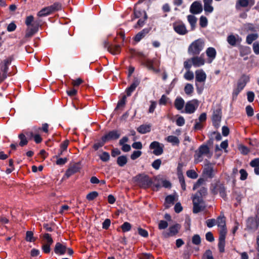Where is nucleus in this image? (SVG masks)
Returning <instances> with one entry per match:
<instances>
[{"label": "nucleus", "instance_id": "1", "mask_svg": "<svg viewBox=\"0 0 259 259\" xmlns=\"http://www.w3.org/2000/svg\"><path fill=\"white\" fill-rule=\"evenodd\" d=\"M204 41L201 39H197L193 41L188 47V53L192 55H198L204 48Z\"/></svg>", "mask_w": 259, "mask_h": 259}, {"label": "nucleus", "instance_id": "2", "mask_svg": "<svg viewBox=\"0 0 259 259\" xmlns=\"http://www.w3.org/2000/svg\"><path fill=\"white\" fill-rule=\"evenodd\" d=\"M62 9V5L59 3H55L52 5L45 7L41 9L37 13V16L39 17L47 16L56 11H59Z\"/></svg>", "mask_w": 259, "mask_h": 259}, {"label": "nucleus", "instance_id": "3", "mask_svg": "<svg viewBox=\"0 0 259 259\" xmlns=\"http://www.w3.org/2000/svg\"><path fill=\"white\" fill-rule=\"evenodd\" d=\"M249 75L243 74L238 79L237 87L234 89L233 96L237 97L239 93L244 89L246 83L249 81Z\"/></svg>", "mask_w": 259, "mask_h": 259}, {"label": "nucleus", "instance_id": "4", "mask_svg": "<svg viewBox=\"0 0 259 259\" xmlns=\"http://www.w3.org/2000/svg\"><path fill=\"white\" fill-rule=\"evenodd\" d=\"M137 184L143 188H147L151 186L152 180L147 175L140 174L135 177Z\"/></svg>", "mask_w": 259, "mask_h": 259}, {"label": "nucleus", "instance_id": "5", "mask_svg": "<svg viewBox=\"0 0 259 259\" xmlns=\"http://www.w3.org/2000/svg\"><path fill=\"white\" fill-rule=\"evenodd\" d=\"M160 61L156 58L152 60L146 59L143 64L148 68L155 73H158L160 71L159 65Z\"/></svg>", "mask_w": 259, "mask_h": 259}, {"label": "nucleus", "instance_id": "6", "mask_svg": "<svg viewBox=\"0 0 259 259\" xmlns=\"http://www.w3.org/2000/svg\"><path fill=\"white\" fill-rule=\"evenodd\" d=\"M193 211L197 213L201 211L204 208L203 202L201 197L196 194L193 198Z\"/></svg>", "mask_w": 259, "mask_h": 259}, {"label": "nucleus", "instance_id": "7", "mask_svg": "<svg viewBox=\"0 0 259 259\" xmlns=\"http://www.w3.org/2000/svg\"><path fill=\"white\" fill-rule=\"evenodd\" d=\"M198 106V101L197 100H192L188 101L185 105V110L181 111V113H186L187 114L193 113Z\"/></svg>", "mask_w": 259, "mask_h": 259}, {"label": "nucleus", "instance_id": "8", "mask_svg": "<svg viewBox=\"0 0 259 259\" xmlns=\"http://www.w3.org/2000/svg\"><path fill=\"white\" fill-rule=\"evenodd\" d=\"M164 145L157 141L152 142L149 145V148L153 150L152 153L156 156H159L163 153Z\"/></svg>", "mask_w": 259, "mask_h": 259}, {"label": "nucleus", "instance_id": "9", "mask_svg": "<svg viewBox=\"0 0 259 259\" xmlns=\"http://www.w3.org/2000/svg\"><path fill=\"white\" fill-rule=\"evenodd\" d=\"M174 30L180 35H185L188 33L186 26L181 21H177L172 24Z\"/></svg>", "mask_w": 259, "mask_h": 259}, {"label": "nucleus", "instance_id": "10", "mask_svg": "<svg viewBox=\"0 0 259 259\" xmlns=\"http://www.w3.org/2000/svg\"><path fill=\"white\" fill-rule=\"evenodd\" d=\"M39 24L33 23L31 26L27 27L25 31V34L24 39L27 40L31 38L38 30Z\"/></svg>", "mask_w": 259, "mask_h": 259}, {"label": "nucleus", "instance_id": "11", "mask_svg": "<svg viewBox=\"0 0 259 259\" xmlns=\"http://www.w3.org/2000/svg\"><path fill=\"white\" fill-rule=\"evenodd\" d=\"M221 109L219 108H217L216 109H214L212 116V120L213 124L215 127L218 128L219 126L220 122L221 120Z\"/></svg>", "mask_w": 259, "mask_h": 259}, {"label": "nucleus", "instance_id": "12", "mask_svg": "<svg viewBox=\"0 0 259 259\" xmlns=\"http://www.w3.org/2000/svg\"><path fill=\"white\" fill-rule=\"evenodd\" d=\"M255 3L254 0H237L236 3V9L240 10L241 8H250Z\"/></svg>", "mask_w": 259, "mask_h": 259}, {"label": "nucleus", "instance_id": "13", "mask_svg": "<svg viewBox=\"0 0 259 259\" xmlns=\"http://www.w3.org/2000/svg\"><path fill=\"white\" fill-rule=\"evenodd\" d=\"M193 66L195 67H199L204 65L206 62L204 57V54H202L200 56L196 55L192 57Z\"/></svg>", "mask_w": 259, "mask_h": 259}, {"label": "nucleus", "instance_id": "14", "mask_svg": "<svg viewBox=\"0 0 259 259\" xmlns=\"http://www.w3.org/2000/svg\"><path fill=\"white\" fill-rule=\"evenodd\" d=\"M205 53L207 56L206 62L209 64L211 63L217 56L215 49L212 47H209L206 50Z\"/></svg>", "mask_w": 259, "mask_h": 259}, {"label": "nucleus", "instance_id": "15", "mask_svg": "<svg viewBox=\"0 0 259 259\" xmlns=\"http://www.w3.org/2000/svg\"><path fill=\"white\" fill-rule=\"evenodd\" d=\"M216 224H217L218 227L220 228L219 234H220V233L223 231L225 232V234H227V231L225 217H219L217 218Z\"/></svg>", "mask_w": 259, "mask_h": 259}, {"label": "nucleus", "instance_id": "16", "mask_svg": "<svg viewBox=\"0 0 259 259\" xmlns=\"http://www.w3.org/2000/svg\"><path fill=\"white\" fill-rule=\"evenodd\" d=\"M202 6L200 2L195 1L192 3L190 8V11L192 14H197L202 11Z\"/></svg>", "mask_w": 259, "mask_h": 259}, {"label": "nucleus", "instance_id": "17", "mask_svg": "<svg viewBox=\"0 0 259 259\" xmlns=\"http://www.w3.org/2000/svg\"><path fill=\"white\" fill-rule=\"evenodd\" d=\"M227 41L231 46L234 47L241 42V38L237 34H231L228 36Z\"/></svg>", "mask_w": 259, "mask_h": 259}, {"label": "nucleus", "instance_id": "18", "mask_svg": "<svg viewBox=\"0 0 259 259\" xmlns=\"http://www.w3.org/2000/svg\"><path fill=\"white\" fill-rule=\"evenodd\" d=\"M196 82L204 83L206 79V74L202 69H198L195 71Z\"/></svg>", "mask_w": 259, "mask_h": 259}, {"label": "nucleus", "instance_id": "19", "mask_svg": "<svg viewBox=\"0 0 259 259\" xmlns=\"http://www.w3.org/2000/svg\"><path fill=\"white\" fill-rule=\"evenodd\" d=\"M120 137V134L117 131H112L103 137V140L106 142L110 141L117 139Z\"/></svg>", "mask_w": 259, "mask_h": 259}, {"label": "nucleus", "instance_id": "20", "mask_svg": "<svg viewBox=\"0 0 259 259\" xmlns=\"http://www.w3.org/2000/svg\"><path fill=\"white\" fill-rule=\"evenodd\" d=\"M180 229V226L179 224L174 225L169 228V232H163V235L164 237L174 236L177 234Z\"/></svg>", "mask_w": 259, "mask_h": 259}, {"label": "nucleus", "instance_id": "21", "mask_svg": "<svg viewBox=\"0 0 259 259\" xmlns=\"http://www.w3.org/2000/svg\"><path fill=\"white\" fill-rule=\"evenodd\" d=\"M226 236V234H225V232L223 231L219 235L218 247L220 252H224L225 251Z\"/></svg>", "mask_w": 259, "mask_h": 259}, {"label": "nucleus", "instance_id": "22", "mask_svg": "<svg viewBox=\"0 0 259 259\" xmlns=\"http://www.w3.org/2000/svg\"><path fill=\"white\" fill-rule=\"evenodd\" d=\"M66 251L67 247L65 245L60 242L56 243L54 248V252L56 254L63 255L66 252Z\"/></svg>", "mask_w": 259, "mask_h": 259}, {"label": "nucleus", "instance_id": "23", "mask_svg": "<svg viewBox=\"0 0 259 259\" xmlns=\"http://www.w3.org/2000/svg\"><path fill=\"white\" fill-rule=\"evenodd\" d=\"M184 100L181 97H177L174 101V106L176 109L179 111L183 110L185 107Z\"/></svg>", "mask_w": 259, "mask_h": 259}, {"label": "nucleus", "instance_id": "24", "mask_svg": "<svg viewBox=\"0 0 259 259\" xmlns=\"http://www.w3.org/2000/svg\"><path fill=\"white\" fill-rule=\"evenodd\" d=\"M150 31V28H145L138 32L134 37V40L136 42L140 41Z\"/></svg>", "mask_w": 259, "mask_h": 259}, {"label": "nucleus", "instance_id": "25", "mask_svg": "<svg viewBox=\"0 0 259 259\" xmlns=\"http://www.w3.org/2000/svg\"><path fill=\"white\" fill-rule=\"evenodd\" d=\"M204 3V10L206 13H210L213 11V7L212 6L213 0H203Z\"/></svg>", "mask_w": 259, "mask_h": 259}, {"label": "nucleus", "instance_id": "26", "mask_svg": "<svg viewBox=\"0 0 259 259\" xmlns=\"http://www.w3.org/2000/svg\"><path fill=\"white\" fill-rule=\"evenodd\" d=\"M79 169L80 167L77 164H73L67 170L66 175L67 177H69L73 174L78 172Z\"/></svg>", "mask_w": 259, "mask_h": 259}, {"label": "nucleus", "instance_id": "27", "mask_svg": "<svg viewBox=\"0 0 259 259\" xmlns=\"http://www.w3.org/2000/svg\"><path fill=\"white\" fill-rule=\"evenodd\" d=\"M151 124H142L139 126L137 130L141 134H145L151 131Z\"/></svg>", "mask_w": 259, "mask_h": 259}, {"label": "nucleus", "instance_id": "28", "mask_svg": "<svg viewBox=\"0 0 259 259\" xmlns=\"http://www.w3.org/2000/svg\"><path fill=\"white\" fill-rule=\"evenodd\" d=\"M203 174L209 178H212L214 176V170L210 164H207L205 166Z\"/></svg>", "mask_w": 259, "mask_h": 259}, {"label": "nucleus", "instance_id": "29", "mask_svg": "<svg viewBox=\"0 0 259 259\" xmlns=\"http://www.w3.org/2000/svg\"><path fill=\"white\" fill-rule=\"evenodd\" d=\"M167 142L171 143L172 145L178 146L180 143L179 138L174 136H168L165 139Z\"/></svg>", "mask_w": 259, "mask_h": 259}, {"label": "nucleus", "instance_id": "30", "mask_svg": "<svg viewBox=\"0 0 259 259\" xmlns=\"http://www.w3.org/2000/svg\"><path fill=\"white\" fill-rule=\"evenodd\" d=\"M250 165L254 168V172L259 175V158H255L250 162Z\"/></svg>", "mask_w": 259, "mask_h": 259}, {"label": "nucleus", "instance_id": "31", "mask_svg": "<svg viewBox=\"0 0 259 259\" xmlns=\"http://www.w3.org/2000/svg\"><path fill=\"white\" fill-rule=\"evenodd\" d=\"M108 51L113 55H117L120 52V46L119 45H111L108 47Z\"/></svg>", "mask_w": 259, "mask_h": 259}, {"label": "nucleus", "instance_id": "32", "mask_svg": "<svg viewBox=\"0 0 259 259\" xmlns=\"http://www.w3.org/2000/svg\"><path fill=\"white\" fill-rule=\"evenodd\" d=\"M187 19L191 25V30H193L195 28L197 18L194 15H189L187 16Z\"/></svg>", "mask_w": 259, "mask_h": 259}, {"label": "nucleus", "instance_id": "33", "mask_svg": "<svg viewBox=\"0 0 259 259\" xmlns=\"http://www.w3.org/2000/svg\"><path fill=\"white\" fill-rule=\"evenodd\" d=\"M140 17L144 18V19H147V16L145 11H140L135 9L134 10V18H132V20L136 18H139Z\"/></svg>", "mask_w": 259, "mask_h": 259}, {"label": "nucleus", "instance_id": "34", "mask_svg": "<svg viewBox=\"0 0 259 259\" xmlns=\"http://www.w3.org/2000/svg\"><path fill=\"white\" fill-rule=\"evenodd\" d=\"M184 92L188 96H191L194 92L193 85L191 83H186L184 87Z\"/></svg>", "mask_w": 259, "mask_h": 259}, {"label": "nucleus", "instance_id": "35", "mask_svg": "<svg viewBox=\"0 0 259 259\" xmlns=\"http://www.w3.org/2000/svg\"><path fill=\"white\" fill-rule=\"evenodd\" d=\"M258 35L257 33H251L248 34L246 36V43L248 45L251 44L253 41L255 40L258 38Z\"/></svg>", "mask_w": 259, "mask_h": 259}, {"label": "nucleus", "instance_id": "36", "mask_svg": "<svg viewBox=\"0 0 259 259\" xmlns=\"http://www.w3.org/2000/svg\"><path fill=\"white\" fill-rule=\"evenodd\" d=\"M254 222H255V224L254 226H251L252 228H257L259 226V208L257 209V214L256 215V219L249 218L248 219V223L251 224Z\"/></svg>", "mask_w": 259, "mask_h": 259}, {"label": "nucleus", "instance_id": "37", "mask_svg": "<svg viewBox=\"0 0 259 259\" xmlns=\"http://www.w3.org/2000/svg\"><path fill=\"white\" fill-rule=\"evenodd\" d=\"M138 85L137 82H133L130 87L126 89V93L127 96H130L132 93L135 90L136 88Z\"/></svg>", "mask_w": 259, "mask_h": 259}, {"label": "nucleus", "instance_id": "38", "mask_svg": "<svg viewBox=\"0 0 259 259\" xmlns=\"http://www.w3.org/2000/svg\"><path fill=\"white\" fill-rule=\"evenodd\" d=\"M175 200V196L168 195L165 198V207L168 208L169 207V205L173 204Z\"/></svg>", "mask_w": 259, "mask_h": 259}, {"label": "nucleus", "instance_id": "39", "mask_svg": "<svg viewBox=\"0 0 259 259\" xmlns=\"http://www.w3.org/2000/svg\"><path fill=\"white\" fill-rule=\"evenodd\" d=\"M197 150L203 155H207L209 153V149L208 147L205 145H203L200 146Z\"/></svg>", "mask_w": 259, "mask_h": 259}, {"label": "nucleus", "instance_id": "40", "mask_svg": "<svg viewBox=\"0 0 259 259\" xmlns=\"http://www.w3.org/2000/svg\"><path fill=\"white\" fill-rule=\"evenodd\" d=\"M127 157L125 156H120L117 158V163L120 166H123L127 163Z\"/></svg>", "mask_w": 259, "mask_h": 259}, {"label": "nucleus", "instance_id": "41", "mask_svg": "<svg viewBox=\"0 0 259 259\" xmlns=\"http://www.w3.org/2000/svg\"><path fill=\"white\" fill-rule=\"evenodd\" d=\"M43 239L45 241V244L52 245L53 242V240L51 235L48 233H45L43 235Z\"/></svg>", "mask_w": 259, "mask_h": 259}, {"label": "nucleus", "instance_id": "42", "mask_svg": "<svg viewBox=\"0 0 259 259\" xmlns=\"http://www.w3.org/2000/svg\"><path fill=\"white\" fill-rule=\"evenodd\" d=\"M19 138L20 140V142L19 143V145L20 146L22 147L27 144L28 141L25 135L23 134H19Z\"/></svg>", "mask_w": 259, "mask_h": 259}, {"label": "nucleus", "instance_id": "43", "mask_svg": "<svg viewBox=\"0 0 259 259\" xmlns=\"http://www.w3.org/2000/svg\"><path fill=\"white\" fill-rule=\"evenodd\" d=\"M203 154H201L198 150L195 151L194 155V162L196 163H198L203 160Z\"/></svg>", "mask_w": 259, "mask_h": 259}, {"label": "nucleus", "instance_id": "44", "mask_svg": "<svg viewBox=\"0 0 259 259\" xmlns=\"http://www.w3.org/2000/svg\"><path fill=\"white\" fill-rule=\"evenodd\" d=\"M184 77L187 80H191L194 78V74L190 70H187L184 74Z\"/></svg>", "mask_w": 259, "mask_h": 259}, {"label": "nucleus", "instance_id": "45", "mask_svg": "<svg viewBox=\"0 0 259 259\" xmlns=\"http://www.w3.org/2000/svg\"><path fill=\"white\" fill-rule=\"evenodd\" d=\"M121 228L123 232H127L131 230L132 226L130 223L128 222H124L121 226Z\"/></svg>", "mask_w": 259, "mask_h": 259}, {"label": "nucleus", "instance_id": "46", "mask_svg": "<svg viewBox=\"0 0 259 259\" xmlns=\"http://www.w3.org/2000/svg\"><path fill=\"white\" fill-rule=\"evenodd\" d=\"M202 259H214L211 251L209 249L206 250Z\"/></svg>", "mask_w": 259, "mask_h": 259}, {"label": "nucleus", "instance_id": "47", "mask_svg": "<svg viewBox=\"0 0 259 259\" xmlns=\"http://www.w3.org/2000/svg\"><path fill=\"white\" fill-rule=\"evenodd\" d=\"M188 177L191 179H196L198 177V175L194 170H189L186 172Z\"/></svg>", "mask_w": 259, "mask_h": 259}, {"label": "nucleus", "instance_id": "48", "mask_svg": "<svg viewBox=\"0 0 259 259\" xmlns=\"http://www.w3.org/2000/svg\"><path fill=\"white\" fill-rule=\"evenodd\" d=\"M83 82V80L81 78H78L76 79H72L71 84L73 86L74 88H76L78 87Z\"/></svg>", "mask_w": 259, "mask_h": 259}, {"label": "nucleus", "instance_id": "49", "mask_svg": "<svg viewBox=\"0 0 259 259\" xmlns=\"http://www.w3.org/2000/svg\"><path fill=\"white\" fill-rule=\"evenodd\" d=\"M126 96H123L122 98L118 102L116 109L123 108L126 103Z\"/></svg>", "mask_w": 259, "mask_h": 259}, {"label": "nucleus", "instance_id": "50", "mask_svg": "<svg viewBox=\"0 0 259 259\" xmlns=\"http://www.w3.org/2000/svg\"><path fill=\"white\" fill-rule=\"evenodd\" d=\"M208 21L206 17L204 16H201L200 18L199 24L201 27H205L207 25Z\"/></svg>", "mask_w": 259, "mask_h": 259}, {"label": "nucleus", "instance_id": "51", "mask_svg": "<svg viewBox=\"0 0 259 259\" xmlns=\"http://www.w3.org/2000/svg\"><path fill=\"white\" fill-rule=\"evenodd\" d=\"M98 196V193L96 191L90 192L87 195V199L89 200H93Z\"/></svg>", "mask_w": 259, "mask_h": 259}, {"label": "nucleus", "instance_id": "52", "mask_svg": "<svg viewBox=\"0 0 259 259\" xmlns=\"http://www.w3.org/2000/svg\"><path fill=\"white\" fill-rule=\"evenodd\" d=\"M192 65L193 63L192 58L191 59L187 60L184 63V67L187 70H190Z\"/></svg>", "mask_w": 259, "mask_h": 259}, {"label": "nucleus", "instance_id": "53", "mask_svg": "<svg viewBox=\"0 0 259 259\" xmlns=\"http://www.w3.org/2000/svg\"><path fill=\"white\" fill-rule=\"evenodd\" d=\"M26 240L28 242H34L33 234L31 231H27L26 234Z\"/></svg>", "mask_w": 259, "mask_h": 259}, {"label": "nucleus", "instance_id": "54", "mask_svg": "<svg viewBox=\"0 0 259 259\" xmlns=\"http://www.w3.org/2000/svg\"><path fill=\"white\" fill-rule=\"evenodd\" d=\"M204 180L203 179H199L197 182L194 185L193 190H195L196 189H198L201 185H202L204 184Z\"/></svg>", "mask_w": 259, "mask_h": 259}, {"label": "nucleus", "instance_id": "55", "mask_svg": "<svg viewBox=\"0 0 259 259\" xmlns=\"http://www.w3.org/2000/svg\"><path fill=\"white\" fill-rule=\"evenodd\" d=\"M239 173L240 175V179L241 180L244 181L247 179V176H248V173L245 169H240L239 171Z\"/></svg>", "mask_w": 259, "mask_h": 259}, {"label": "nucleus", "instance_id": "56", "mask_svg": "<svg viewBox=\"0 0 259 259\" xmlns=\"http://www.w3.org/2000/svg\"><path fill=\"white\" fill-rule=\"evenodd\" d=\"M34 20V17L32 15L28 16L26 17L25 19V24L27 25V27L31 26L32 24V23L33 22Z\"/></svg>", "mask_w": 259, "mask_h": 259}, {"label": "nucleus", "instance_id": "57", "mask_svg": "<svg viewBox=\"0 0 259 259\" xmlns=\"http://www.w3.org/2000/svg\"><path fill=\"white\" fill-rule=\"evenodd\" d=\"M161 164V160L160 159H157L154 160L152 163V167L155 169H158Z\"/></svg>", "mask_w": 259, "mask_h": 259}, {"label": "nucleus", "instance_id": "58", "mask_svg": "<svg viewBox=\"0 0 259 259\" xmlns=\"http://www.w3.org/2000/svg\"><path fill=\"white\" fill-rule=\"evenodd\" d=\"M106 141H104L103 140V138H102V141L100 142H97L95 143V144L93 146V148L95 150H98L99 148L102 147L104 144L106 143Z\"/></svg>", "mask_w": 259, "mask_h": 259}, {"label": "nucleus", "instance_id": "59", "mask_svg": "<svg viewBox=\"0 0 259 259\" xmlns=\"http://www.w3.org/2000/svg\"><path fill=\"white\" fill-rule=\"evenodd\" d=\"M100 159L103 161H107L109 160L110 155L108 153L104 152L101 155H100Z\"/></svg>", "mask_w": 259, "mask_h": 259}, {"label": "nucleus", "instance_id": "60", "mask_svg": "<svg viewBox=\"0 0 259 259\" xmlns=\"http://www.w3.org/2000/svg\"><path fill=\"white\" fill-rule=\"evenodd\" d=\"M185 120L184 118L182 116H179L177 119L176 120V124L177 125L179 126L184 125L185 124Z\"/></svg>", "mask_w": 259, "mask_h": 259}, {"label": "nucleus", "instance_id": "61", "mask_svg": "<svg viewBox=\"0 0 259 259\" xmlns=\"http://www.w3.org/2000/svg\"><path fill=\"white\" fill-rule=\"evenodd\" d=\"M142 155L141 151H134L131 155V158L132 160H135Z\"/></svg>", "mask_w": 259, "mask_h": 259}, {"label": "nucleus", "instance_id": "62", "mask_svg": "<svg viewBox=\"0 0 259 259\" xmlns=\"http://www.w3.org/2000/svg\"><path fill=\"white\" fill-rule=\"evenodd\" d=\"M146 19H144V18L140 19L137 22V24L134 26L135 28H139L142 27L145 24V21Z\"/></svg>", "mask_w": 259, "mask_h": 259}, {"label": "nucleus", "instance_id": "63", "mask_svg": "<svg viewBox=\"0 0 259 259\" xmlns=\"http://www.w3.org/2000/svg\"><path fill=\"white\" fill-rule=\"evenodd\" d=\"M168 100H169V98L167 96H166L164 95H163L159 101V104L160 105H165L168 102Z\"/></svg>", "mask_w": 259, "mask_h": 259}, {"label": "nucleus", "instance_id": "64", "mask_svg": "<svg viewBox=\"0 0 259 259\" xmlns=\"http://www.w3.org/2000/svg\"><path fill=\"white\" fill-rule=\"evenodd\" d=\"M140 259H153V256L150 253H142L140 255Z\"/></svg>", "mask_w": 259, "mask_h": 259}]
</instances>
